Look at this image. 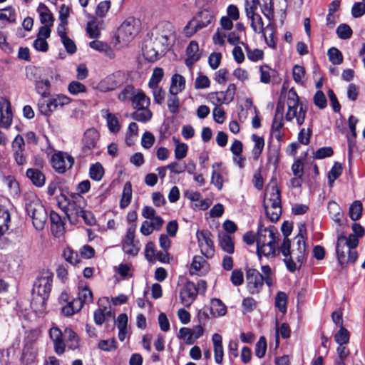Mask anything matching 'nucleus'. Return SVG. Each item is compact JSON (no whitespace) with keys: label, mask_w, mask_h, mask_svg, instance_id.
<instances>
[{"label":"nucleus","mask_w":365,"mask_h":365,"mask_svg":"<svg viewBox=\"0 0 365 365\" xmlns=\"http://www.w3.org/2000/svg\"><path fill=\"white\" fill-rule=\"evenodd\" d=\"M299 232L295 237L297 243V249L293 248L290 250L291 243L288 238H284L283 242L280 247V252L284 257V262L287 269L294 272L297 269H299L304 257L306 251L305 240L304 233L306 232L305 225L301 224L299 227Z\"/></svg>","instance_id":"obj_1"},{"label":"nucleus","mask_w":365,"mask_h":365,"mask_svg":"<svg viewBox=\"0 0 365 365\" xmlns=\"http://www.w3.org/2000/svg\"><path fill=\"white\" fill-rule=\"evenodd\" d=\"M155 47L148 49V46L143 48V54L150 61L158 59L159 52L163 53L171 46L172 41L175 39V32L172 24L169 22H162L158 24L154 30Z\"/></svg>","instance_id":"obj_2"},{"label":"nucleus","mask_w":365,"mask_h":365,"mask_svg":"<svg viewBox=\"0 0 365 365\" xmlns=\"http://www.w3.org/2000/svg\"><path fill=\"white\" fill-rule=\"evenodd\" d=\"M53 278V274L51 272L43 271L34 282L31 307L36 313H42L46 309V301L52 287Z\"/></svg>","instance_id":"obj_3"},{"label":"nucleus","mask_w":365,"mask_h":365,"mask_svg":"<svg viewBox=\"0 0 365 365\" xmlns=\"http://www.w3.org/2000/svg\"><path fill=\"white\" fill-rule=\"evenodd\" d=\"M262 274L256 269L250 268L246 272L247 288L252 294L259 293L263 287L264 282L272 287L274 282V272L268 265L262 266Z\"/></svg>","instance_id":"obj_4"},{"label":"nucleus","mask_w":365,"mask_h":365,"mask_svg":"<svg viewBox=\"0 0 365 365\" xmlns=\"http://www.w3.org/2000/svg\"><path fill=\"white\" fill-rule=\"evenodd\" d=\"M50 337L53 343L55 352L61 355L65 351L66 344L70 349H76L79 345V338L71 328H65L63 332L53 327L49 330Z\"/></svg>","instance_id":"obj_5"},{"label":"nucleus","mask_w":365,"mask_h":365,"mask_svg":"<svg viewBox=\"0 0 365 365\" xmlns=\"http://www.w3.org/2000/svg\"><path fill=\"white\" fill-rule=\"evenodd\" d=\"M279 235L274 226L267 228H259L257 236V252L258 255L274 257L275 256L276 238Z\"/></svg>","instance_id":"obj_6"},{"label":"nucleus","mask_w":365,"mask_h":365,"mask_svg":"<svg viewBox=\"0 0 365 365\" xmlns=\"http://www.w3.org/2000/svg\"><path fill=\"white\" fill-rule=\"evenodd\" d=\"M26 211L31 218L34 227L37 230L44 228L47 221V212L36 196H31L26 199Z\"/></svg>","instance_id":"obj_7"},{"label":"nucleus","mask_w":365,"mask_h":365,"mask_svg":"<svg viewBox=\"0 0 365 365\" xmlns=\"http://www.w3.org/2000/svg\"><path fill=\"white\" fill-rule=\"evenodd\" d=\"M287 111L285 114V120L291 122L296 120L298 125H302L305 120L307 108L303 107L296 91L291 88L288 92L287 96Z\"/></svg>","instance_id":"obj_8"},{"label":"nucleus","mask_w":365,"mask_h":365,"mask_svg":"<svg viewBox=\"0 0 365 365\" xmlns=\"http://www.w3.org/2000/svg\"><path fill=\"white\" fill-rule=\"evenodd\" d=\"M63 201L58 200L59 207L64 212L68 220L71 224H76L83 212L82 204L83 200L81 198L68 200L66 197L62 196Z\"/></svg>","instance_id":"obj_9"},{"label":"nucleus","mask_w":365,"mask_h":365,"mask_svg":"<svg viewBox=\"0 0 365 365\" xmlns=\"http://www.w3.org/2000/svg\"><path fill=\"white\" fill-rule=\"evenodd\" d=\"M71 101V98L67 96L58 94L52 96L47 101L40 100L38 103V108L43 115L50 116L55 110L69 104Z\"/></svg>","instance_id":"obj_10"},{"label":"nucleus","mask_w":365,"mask_h":365,"mask_svg":"<svg viewBox=\"0 0 365 365\" xmlns=\"http://www.w3.org/2000/svg\"><path fill=\"white\" fill-rule=\"evenodd\" d=\"M215 18L213 13L208 10L202 11L197 18L190 21L185 26L186 36L190 37L197 31L207 27L212 24Z\"/></svg>","instance_id":"obj_11"},{"label":"nucleus","mask_w":365,"mask_h":365,"mask_svg":"<svg viewBox=\"0 0 365 365\" xmlns=\"http://www.w3.org/2000/svg\"><path fill=\"white\" fill-rule=\"evenodd\" d=\"M346 243V241L343 237L337 238L336 252L341 267H344L349 263H354L358 257L356 251L350 249Z\"/></svg>","instance_id":"obj_12"},{"label":"nucleus","mask_w":365,"mask_h":365,"mask_svg":"<svg viewBox=\"0 0 365 365\" xmlns=\"http://www.w3.org/2000/svg\"><path fill=\"white\" fill-rule=\"evenodd\" d=\"M41 70L38 68L27 69L26 76L29 79L35 81L36 91L42 97H48L50 94L51 83L47 78H41Z\"/></svg>","instance_id":"obj_13"},{"label":"nucleus","mask_w":365,"mask_h":365,"mask_svg":"<svg viewBox=\"0 0 365 365\" xmlns=\"http://www.w3.org/2000/svg\"><path fill=\"white\" fill-rule=\"evenodd\" d=\"M139 24V20L133 17L127 18L118 29V38L123 41H129L138 33Z\"/></svg>","instance_id":"obj_14"},{"label":"nucleus","mask_w":365,"mask_h":365,"mask_svg":"<svg viewBox=\"0 0 365 365\" xmlns=\"http://www.w3.org/2000/svg\"><path fill=\"white\" fill-rule=\"evenodd\" d=\"M73 163V158L67 153L58 152L51 157L52 167L58 173H65L71 168Z\"/></svg>","instance_id":"obj_15"},{"label":"nucleus","mask_w":365,"mask_h":365,"mask_svg":"<svg viewBox=\"0 0 365 365\" xmlns=\"http://www.w3.org/2000/svg\"><path fill=\"white\" fill-rule=\"evenodd\" d=\"M125 80L123 71H116L103 79L98 84V88L102 92H108L120 86Z\"/></svg>","instance_id":"obj_16"},{"label":"nucleus","mask_w":365,"mask_h":365,"mask_svg":"<svg viewBox=\"0 0 365 365\" xmlns=\"http://www.w3.org/2000/svg\"><path fill=\"white\" fill-rule=\"evenodd\" d=\"M235 92V84L230 83L225 91L209 93L208 100L216 106H219L221 104H229L233 100Z\"/></svg>","instance_id":"obj_17"},{"label":"nucleus","mask_w":365,"mask_h":365,"mask_svg":"<svg viewBox=\"0 0 365 365\" xmlns=\"http://www.w3.org/2000/svg\"><path fill=\"white\" fill-rule=\"evenodd\" d=\"M201 253L207 258L212 257L215 253L212 235L208 230H198L196 233Z\"/></svg>","instance_id":"obj_18"},{"label":"nucleus","mask_w":365,"mask_h":365,"mask_svg":"<svg viewBox=\"0 0 365 365\" xmlns=\"http://www.w3.org/2000/svg\"><path fill=\"white\" fill-rule=\"evenodd\" d=\"M135 230L136 225H132L128 227L126 235L122 242L123 251L131 256L136 255L140 250L139 242L134 240Z\"/></svg>","instance_id":"obj_19"},{"label":"nucleus","mask_w":365,"mask_h":365,"mask_svg":"<svg viewBox=\"0 0 365 365\" xmlns=\"http://www.w3.org/2000/svg\"><path fill=\"white\" fill-rule=\"evenodd\" d=\"M13 158L18 165H24L27 163L25 155V142L21 135H17L11 143Z\"/></svg>","instance_id":"obj_20"},{"label":"nucleus","mask_w":365,"mask_h":365,"mask_svg":"<svg viewBox=\"0 0 365 365\" xmlns=\"http://www.w3.org/2000/svg\"><path fill=\"white\" fill-rule=\"evenodd\" d=\"M197 295L196 284L190 281L185 283L180 291L181 302L185 307H190L195 300Z\"/></svg>","instance_id":"obj_21"},{"label":"nucleus","mask_w":365,"mask_h":365,"mask_svg":"<svg viewBox=\"0 0 365 365\" xmlns=\"http://www.w3.org/2000/svg\"><path fill=\"white\" fill-rule=\"evenodd\" d=\"M0 126L8 128L12 123V111L11 103L6 98H0Z\"/></svg>","instance_id":"obj_22"},{"label":"nucleus","mask_w":365,"mask_h":365,"mask_svg":"<svg viewBox=\"0 0 365 365\" xmlns=\"http://www.w3.org/2000/svg\"><path fill=\"white\" fill-rule=\"evenodd\" d=\"M264 204L280 205L281 193L276 180H272L266 189Z\"/></svg>","instance_id":"obj_23"},{"label":"nucleus","mask_w":365,"mask_h":365,"mask_svg":"<svg viewBox=\"0 0 365 365\" xmlns=\"http://www.w3.org/2000/svg\"><path fill=\"white\" fill-rule=\"evenodd\" d=\"M101 115L106 120L107 126L111 133L116 134L120 130L119 115L110 113L108 109L101 110Z\"/></svg>","instance_id":"obj_24"},{"label":"nucleus","mask_w":365,"mask_h":365,"mask_svg":"<svg viewBox=\"0 0 365 365\" xmlns=\"http://www.w3.org/2000/svg\"><path fill=\"white\" fill-rule=\"evenodd\" d=\"M186 56L185 63V65L190 69L194 63L198 61L201 57V53L199 50V46L197 41H192L186 48Z\"/></svg>","instance_id":"obj_25"},{"label":"nucleus","mask_w":365,"mask_h":365,"mask_svg":"<svg viewBox=\"0 0 365 365\" xmlns=\"http://www.w3.org/2000/svg\"><path fill=\"white\" fill-rule=\"evenodd\" d=\"M98 138V133L94 128L88 129L84 133L83 138V150L85 154H88L96 146Z\"/></svg>","instance_id":"obj_26"},{"label":"nucleus","mask_w":365,"mask_h":365,"mask_svg":"<svg viewBox=\"0 0 365 365\" xmlns=\"http://www.w3.org/2000/svg\"><path fill=\"white\" fill-rule=\"evenodd\" d=\"M50 221L51 224V230L55 237H59L64 232V222L61 217L55 211L50 213Z\"/></svg>","instance_id":"obj_27"},{"label":"nucleus","mask_w":365,"mask_h":365,"mask_svg":"<svg viewBox=\"0 0 365 365\" xmlns=\"http://www.w3.org/2000/svg\"><path fill=\"white\" fill-rule=\"evenodd\" d=\"M247 19L250 21V26L257 34H262L264 37L266 36L265 30H269L272 27L269 24L266 27L264 26L262 18L259 14H255L252 16H247Z\"/></svg>","instance_id":"obj_28"},{"label":"nucleus","mask_w":365,"mask_h":365,"mask_svg":"<svg viewBox=\"0 0 365 365\" xmlns=\"http://www.w3.org/2000/svg\"><path fill=\"white\" fill-rule=\"evenodd\" d=\"M26 175L31 181L32 184L38 187H41L45 185V175L37 168L27 169Z\"/></svg>","instance_id":"obj_29"},{"label":"nucleus","mask_w":365,"mask_h":365,"mask_svg":"<svg viewBox=\"0 0 365 365\" xmlns=\"http://www.w3.org/2000/svg\"><path fill=\"white\" fill-rule=\"evenodd\" d=\"M212 340L214 346L215 361L217 364H220L224 356L222 336L219 334H214Z\"/></svg>","instance_id":"obj_30"},{"label":"nucleus","mask_w":365,"mask_h":365,"mask_svg":"<svg viewBox=\"0 0 365 365\" xmlns=\"http://www.w3.org/2000/svg\"><path fill=\"white\" fill-rule=\"evenodd\" d=\"M89 46L98 52L104 53L110 58H113L115 56L114 51L111 47L103 41L98 40L92 41L89 43Z\"/></svg>","instance_id":"obj_31"},{"label":"nucleus","mask_w":365,"mask_h":365,"mask_svg":"<svg viewBox=\"0 0 365 365\" xmlns=\"http://www.w3.org/2000/svg\"><path fill=\"white\" fill-rule=\"evenodd\" d=\"M185 87V78L180 74L175 73L171 78L169 93H181Z\"/></svg>","instance_id":"obj_32"},{"label":"nucleus","mask_w":365,"mask_h":365,"mask_svg":"<svg viewBox=\"0 0 365 365\" xmlns=\"http://www.w3.org/2000/svg\"><path fill=\"white\" fill-rule=\"evenodd\" d=\"M37 11L39 14L41 23L45 26H52L53 17L48 8L43 3L39 4Z\"/></svg>","instance_id":"obj_33"},{"label":"nucleus","mask_w":365,"mask_h":365,"mask_svg":"<svg viewBox=\"0 0 365 365\" xmlns=\"http://www.w3.org/2000/svg\"><path fill=\"white\" fill-rule=\"evenodd\" d=\"M76 301L81 302V307H83L84 304H88L93 302V293L86 285H81L78 287V297L75 298Z\"/></svg>","instance_id":"obj_34"},{"label":"nucleus","mask_w":365,"mask_h":365,"mask_svg":"<svg viewBox=\"0 0 365 365\" xmlns=\"http://www.w3.org/2000/svg\"><path fill=\"white\" fill-rule=\"evenodd\" d=\"M132 103L135 109H138L149 107L150 100L142 91H138L133 97Z\"/></svg>","instance_id":"obj_35"},{"label":"nucleus","mask_w":365,"mask_h":365,"mask_svg":"<svg viewBox=\"0 0 365 365\" xmlns=\"http://www.w3.org/2000/svg\"><path fill=\"white\" fill-rule=\"evenodd\" d=\"M265 212L267 217L272 222H276L279 219L282 213V207L280 205L264 204Z\"/></svg>","instance_id":"obj_36"},{"label":"nucleus","mask_w":365,"mask_h":365,"mask_svg":"<svg viewBox=\"0 0 365 365\" xmlns=\"http://www.w3.org/2000/svg\"><path fill=\"white\" fill-rule=\"evenodd\" d=\"M152 116L153 113L149 109V107L135 109V111L132 113V118L135 120L141 123H146L149 121Z\"/></svg>","instance_id":"obj_37"},{"label":"nucleus","mask_w":365,"mask_h":365,"mask_svg":"<svg viewBox=\"0 0 365 365\" xmlns=\"http://www.w3.org/2000/svg\"><path fill=\"white\" fill-rule=\"evenodd\" d=\"M218 237L221 248L229 254L233 253L235 246L232 237L226 233H220Z\"/></svg>","instance_id":"obj_38"},{"label":"nucleus","mask_w":365,"mask_h":365,"mask_svg":"<svg viewBox=\"0 0 365 365\" xmlns=\"http://www.w3.org/2000/svg\"><path fill=\"white\" fill-rule=\"evenodd\" d=\"M210 312L214 317H222L226 313V307L219 299H212L210 302Z\"/></svg>","instance_id":"obj_39"},{"label":"nucleus","mask_w":365,"mask_h":365,"mask_svg":"<svg viewBox=\"0 0 365 365\" xmlns=\"http://www.w3.org/2000/svg\"><path fill=\"white\" fill-rule=\"evenodd\" d=\"M328 210L331 218L338 225L341 223V218L343 215L341 207L339 205L334 202L330 201L328 203Z\"/></svg>","instance_id":"obj_40"},{"label":"nucleus","mask_w":365,"mask_h":365,"mask_svg":"<svg viewBox=\"0 0 365 365\" xmlns=\"http://www.w3.org/2000/svg\"><path fill=\"white\" fill-rule=\"evenodd\" d=\"M252 141L255 143L254 147L252 150V157L255 160H257L263 150L264 146V140L262 137L253 134L251 137Z\"/></svg>","instance_id":"obj_41"},{"label":"nucleus","mask_w":365,"mask_h":365,"mask_svg":"<svg viewBox=\"0 0 365 365\" xmlns=\"http://www.w3.org/2000/svg\"><path fill=\"white\" fill-rule=\"evenodd\" d=\"M132 199V185L130 182H126L124 185L120 207L125 208L129 205Z\"/></svg>","instance_id":"obj_42"},{"label":"nucleus","mask_w":365,"mask_h":365,"mask_svg":"<svg viewBox=\"0 0 365 365\" xmlns=\"http://www.w3.org/2000/svg\"><path fill=\"white\" fill-rule=\"evenodd\" d=\"M81 309V302L73 299L62 307L61 311L65 316L70 317L78 312Z\"/></svg>","instance_id":"obj_43"},{"label":"nucleus","mask_w":365,"mask_h":365,"mask_svg":"<svg viewBox=\"0 0 365 365\" xmlns=\"http://www.w3.org/2000/svg\"><path fill=\"white\" fill-rule=\"evenodd\" d=\"M10 220V214L8 210L0 206V235H3L8 230Z\"/></svg>","instance_id":"obj_44"},{"label":"nucleus","mask_w":365,"mask_h":365,"mask_svg":"<svg viewBox=\"0 0 365 365\" xmlns=\"http://www.w3.org/2000/svg\"><path fill=\"white\" fill-rule=\"evenodd\" d=\"M262 4H259L261 11L264 16L271 21L274 17V7L272 0H261Z\"/></svg>","instance_id":"obj_45"},{"label":"nucleus","mask_w":365,"mask_h":365,"mask_svg":"<svg viewBox=\"0 0 365 365\" xmlns=\"http://www.w3.org/2000/svg\"><path fill=\"white\" fill-rule=\"evenodd\" d=\"M282 127H283L282 116L281 115L279 117H278L277 115L276 114L273 119V122L272 124L271 132H272V135H274V138L276 139H277L278 140H279L282 138L281 129Z\"/></svg>","instance_id":"obj_46"},{"label":"nucleus","mask_w":365,"mask_h":365,"mask_svg":"<svg viewBox=\"0 0 365 365\" xmlns=\"http://www.w3.org/2000/svg\"><path fill=\"white\" fill-rule=\"evenodd\" d=\"M104 174V170L100 163H96L91 165L89 169L90 178L96 181L101 180Z\"/></svg>","instance_id":"obj_47"},{"label":"nucleus","mask_w":365,"mask_h":365,"mask_svg":"<svg viewBox=\"0 0 365 365\" xmlns=\"http://www.w3.org/2000/svg\"><path fill=\"white\" fill-rule=\"evenodd\" d=\"M350 334L349 331L344 327H339V331L334 334L335 341L339 345H346L349 341Z\"/></svg>","instance_id":"obj_48"},{"label":"nucleus","mask_w":365,"mask_h":365,"mask_svg":"<svg viewBox=\"0 0 365 365\" xmlns=\"http://www.w3.org/2000/svg\"><path fill=\"white\" fill-rule=\"evenodd\" d=\"M63 258L71 264L76 265L81 262L78 254L70 247H66L63 252Z\"/></svg>","instance_id":"obj_49"},{"label":"nucleus","mask_w":365,"mask_h":365,"mask_svg":"<svg viewBox=\"0 0 365 365\" xmlns=\"http://www.w3.org/2000/svg\"><path fill=\"white\" fill-rule=\"evenodd\" d=\"M178 93H169L168 98V107L170 113H176L179 110L180 101L178 96Z\"/></svg>","instance_id":"obj_50"},{"label":"nucleus","mask_w":365,"mask_h":365,"mask_svg":"<svg viewBox=\"0 0 365 365\" xmlns=\"http://www.w3.org/2000/svg\"><path fill=\"white\" fill-rule=\"evenodd\" d=\"M267 340L264 336H260L255 344V354L257 357L261 359L264 356L267 351Z\"/></svg>","instance_id":"obj_51"},{"label":"nucleus","mask_w":365,"mask_h":365,"mask_svg":"<svg viewBox=\"0 0 365 365\" xmlns=\"http://www.w3.org/2000/svg\"><path fill=\"white\" fill-rule=\"evenodd\" d=\"M329 60L334 65H339L343 62L341 52L336 48L332 47L328 50Z\"/></svg>","instance_id":"obj_52"},{"label":"nucleus","mask_w":365,"mask_h":365,"mask_svg":"<svg viewBox=\"0 0 365 365\" xmlns=\"http://www.w3.org/2000/svg\"><path fill=\"white\" fill-rule=\"evenodd\" d=\"M287 296L283 292H279L275 297V306L282 313L287 312Z\"/></svg>","instance_id":"obj_53"},{"label":"nucleus","mask_w":365,"mask_h":365,"mask_svg":"<svg viewBox=\"0 0 365 365\" xmlns=\"http://www.w3.org/2000/svg\"><path fill=\"white\" fill-rule=\"evenodd\" d=\"M292 75L294 81L300 85H303L305 82V69L303 66L295 65L292 69Z\"/></svg>","instance_id":"obj_54"},{"label":"nucleus","mask_w":365,"mask_h":365,"mask_svg":"<svg viewBox=\"0 0 365 365\" xmlns=\"http://www.w3.org/2000/svg\"><path fill=\"white\" fill-rule=\"evenodd\" d=\"M164 76L163 69L159 67L155 68L152 76L148 82V86H159V83L162 81Z\"/></svg>","instance_id":"obj_55"},{"label":"nucleus","mask_w":365,"mask_h":365,"mask_svg":"<svg viewBox=\"0 0 365 365\" xmlns=\"http://www.w3.org/2000/svg\"><path fill=\"white\" fill-rule=\"evenodd\" d=\"M341 165L339 163H335L328 173V181L331 186L334 182L341 175Z\"/></svg>","instance_id":"obj_56"},{"label":"nucleus","mask_w":365,"mask_h":365,"mask_svg":"<svg viewBox=\"0 0 365 365\" xmlns=\"http://www.w3.org/2000/svg\"><path fill=\"white\" fill-rule=\"evenodd\" d=\"M362 204L360 201H354L349 207V216L351 220H357L361 216Z\"/></svg>","instance_id":"obj_57"},{"label":"nucleus","mask_w":365,"mask_h":365,"mask_svg":"<svg viewBox=\"0 0 365 365\" xmlns=\"http://www.w3.org/2000/svg\"><path fill=\"white\" fill-rule=\"evenodd\" d=\"M135 93V90L133 86H126L118 94V99L120 101H132Z\"/></svg>","instance_id":"obj_58"},{"label":"nucleus","mask_w":365,"mask_h":365,"mask_svg":"<svg viewBox=\"0 0 365 365\" xmlns=\"http://www.w3.org/2000/svg\"><path fill=\"white\" fill-rule=\"evenodd\" d=\"M336 32L338 37L339 38L344 39V40L350 38L351 37L352 33H353L351 27L348 24H340L337 27Z\"/></svg>","instance_id":"obj_59"},{"label":"nucleus","mask_w":365,"mask_h":365,"mask_svg":"<svg viewBox=\"0 0 365 365\" xmlns=\"http://www.w3.org/2000/svg\"><path fill=\"white\" fill-rule=\"evenodd\" d=\"M138 126L135 122H132L129 124L128 128V132L126 135V143L129 145H132L134 139L138 137Z\"/></svg>","instance_id":"obj_60"},{"label":"nucleus","mask_w":365,"mask_h":365,"mask_svg":"<svg viewBox=\"0 0 365 365\" xmlns=\"http://www.w3.org/2000/svg\"><path fill=\"white\" fill-rule=\"evenodd\" d=\"M152 90L153 99L157 104H162L164 102L165 91L160 86L149 87Z\"/></svg>","instance_id":"obj_61"},{"label":"nucleus","mask_w":365,"mask_h":365,"mask_svg":"<svg viewBox=\"0 0 365 365\" xmlns=\"http://www.w3.org/2000/svg\"><path fill=\"white\" fill-rule=\"evenodd\" d=\"M176 143L175 149V157L177 160H181L187 155L188 147L184 143H180L175 138H173Z\"/></svg>","instance_id":"obj_62"},{"label":"nucleus","mask_w":365,"mask_h":365,"mask_svg":"<svg viewBox=\"0 0 365 365\" xmlns=\"http://www.w3.org/2000/svg\"><path fill=\"white\" fill-rule=\"evenodd\" d=\"M68 91L72 95H78L86 91V87L78 81H71L68 86Z\"/></svg>","instance_id":"obj_63"},{"label":"nucleus","mask_w":365,"mask_h":365,"mask_svg":"<svg viewBox=\"0 0 365 365\" xmlns=\"http://www.w3.org/2000/svg\"><path fill=\"white\" fill-rule=\"evenodd\" d=\"M15 20V11L11 7H6L0 10V21L14 23Z\"/></svg>","instance_id":"obj_64"}]
</instances>
